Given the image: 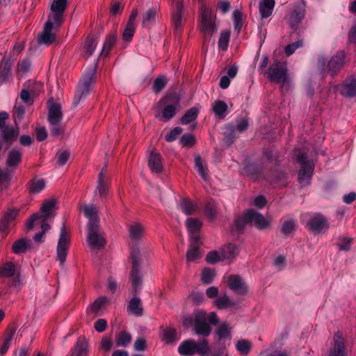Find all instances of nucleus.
Returning a JSON list of instances; mask_svg holds the SVG:
<instances>
[{
	"mask_svg": "<svg viewBox=\"0 0 356 356\" xmlns=\"http://www.w3.org/2000/svg\"><path fill=\"white\" fill-rule=\"evenodd\" d=\"M179 108L180 99L179 97L175 94L166 95L154 106L155 118L163 122H168L175 115Z\"/></svg>",
	"mask_w": 356,
	"mask_h": 356,
	"instance_id": "1",
	"label": "nucleus"
},
{
	"mask_svg": "<svg viewBox=\"0 0 356 356\" xmlns=\"http://www.w3.org/2000/svg\"><path fill=\"white\" fill-rule=\"evenodd\" d=\"M57 200L54 197L44 200L42 203L40 211L34 213L27 221L26 227L31 229L35 221L40 223H46L45 222L55 216L56 210Z\"/></svg>",
	"mask_w": 356,
	"mask_h": 356,
	"instance_id": "2",
	"label": "nucleus"
},
{
	"mask_svg": "<svg viewBox=\"0 0 356 356\" xmlns=\"http://www.w3.org/2000/svg\"><path fill=\"white\" fill-rule=\"evenodd\" d=\"M216 15L209 5H203L200 8V29L204 37L211 36L216 31V26L215 23Z\"/></svg>",
	"mask_w": 356,
	"mask_h": 356,
	"instance_id": "3",
	"label": "nucleus"
},
{
	"mask_svg": "<svg viewBox=\"0 0 356 356\" xmlns=\"http://www.w3.org/2000/svg\"><path fill=\"white\" fill-rule=\"evenodd\" d=\"M345 54L343 51H338L334 55L326 65V59L323 56L318 58V66L323 71L326 72L331 76H335L343 67Z\"/></svg>",
	"mask_w": 356,
	"mask_h": 356,
	"instance_id": "4",
	"label": "nucleus"
},
{
	"mask_svg": "<svg viewBox=\"0 0 356 356\" xmlns=\"http://www.w3.org/2000/svg\"><path fill=\"white\" fill-rule=\"evenodd\" d=\"M178 351L180 355L184 356H191L195 353L205 355L209 351V346L206 339H202L197 343L194 340L189 339L183 341L179 345Z\"/></svg>",
	"mask_w": 356,
	"mask_h": 356,
	"instance_id": "5",
	"label": "nucleus"
},
{
	"mask_svg": "<svg viewBox=\"0 0 356 356\" xmlns=\"http://www.w3.org/2000/svg\"><path fill=\"white\" fill-rule=\"evenodd\" d=\"M95 68L83 75L81 79L74 95L75 105H77L82 98L86 97L90 92L91 87L95 83Z\"/></svg>",
	"mask_w": 356,
	"mask_h": 356,
	"instance_id": "6",
	"label": "nucleus"
},
{
	"mask_svg": "<svg viewBox=\"0 0 356 356\" xmlns=\"http://www.w3.org/2000/svg\"><path fill=\"white\" fill-rule=\"evenodd\" d=\"M268 79L275 83L284 84L288 82L287 67L284 63L275 61L266 72Z\"/></svg>",
	"mask_w": 356,
	"mask_h": 356,
	"instance_id": "7",
	"label": "nucleus"
},
{
	"mask_svg": "<svg viewBox=\"0 0 356 356\" xmlns=\"http://www.w3.org/2000/svg\"><path fill=\"white\" fill-rule=\"evenodd\" d=\"M297 161L300 165V169L298 173V180L302 186H306L309 184L311 179L314 164L307 161L305 154H300L298 155Z\"/></svg>",
	"mask_w": 356,
	"mask_h": 356,
	"instance_id": "8",
	"label": "nucleus"
},
{
	"mask_svg": "<svg viewBox=\"0 0 356 356\" xmlns=\"http://www.w3.org/2000/svg\"><path fill=\"white\" fill-rule=\"evenodd\" d=\"M88 229L87 241L92 250H99L106 245L104 235L99 231V225H90Z\"/></svg>",
	"mask_w": 356,
	"mask_h": 356,
	"instance_id": "9",
	"label": "nucleus"
},
{
	"mask_svg": "<svg viewBox=\"0 0 356 356\" xmlns=\"http://www.w3.org/2000/svg\"><path fill=\"white\" fill-rule=\"evenodd\" d=\"M246 219L249 220L250 225L259 230L267 229L271 227V218L270 217H265L253 209H249L246 211Z\"/></svg>",
	"mask_w": 356,
	"mask_h": 356,
	"instance_id": "10",
	"label": "nucleus"
},
{
	"mask_svg": "<svg viewBox=\"0 0 356 356\" xmlns=\"http://www.w3.org/2000/svg\"><path fill=\"white\" fill-rule=\"evenodd\" d=\"M70 243V234L67 232L65 225H63L61 228L60 235L57 245V260H58L61 264H63L66 260Z\"/></svg>",
	"mask_w": 356,
	"mask_h": 356,
	"instance_id": "11",
	"label": "nucleus"
},
{
	"mask_svg": "<svg viewBox=\"0 0 356 356\" xmlns=\"http://www.w3.org/2000/svg\"><path fill=\"white\" fill-rule=\"evenodd\" d=\"M67 7V0H54L51 5V13L48 19L53 21L55 26H60L63 17V13Z\"/></svg>",
	"mask_w": 356,
	"mask_h": 356,
	"instance_id": "12",
	"label": "nucleus"
},
{
	"mask_svg": "<svg viewBox=\"0 0 356 356\" xmlns=\"http://www.w3.org/2000/svg\"><path fill=\"white\" fill-rule=\"evenodd\" d=\"M78 209L80 212L83 213L86 218L88 219L87 227L90 225H98L99 222V218L98 216V209L94 204H87L86 202L79 203Z\"/></svg>",
	"mask_w": 356,
	"mask_h": 356,
	"instance_id": "13",
	"label": "nucleus"
},
{
	"mask_svg": "<svg viewBox=\"0 0 356 356\" xmlns=\"http://www.w3.org/2000/svg\"><path fill=\"white\" fill-rule=\"evenodd\" d=\"M19 211L15 209H9L2 213L0 219V232L7 235L11 228L15 224V220L18 216Z\"/></svg>",
	"mask_w": 356,
	"mask_h": 356,
	"instance_id": "14",
	"label": "nucleus"
},
{
	"mask_svg": "<svg viewBox=\"0 0 356 356\" xmlns=\"http://www.w3.org/2000/svg\"><path fill=\"white\" fill-rule=\"evenodd\" d=\"M327 356H347L345 339L340 331L334 333L333 343L329 348Z\"/></svg>",
	"mask_w": 356,
	"mask_h": 356,
	"instance_id": "15",
	"label": "nucleus"
},
{
	"mask_svg": "<svg viewBox=\"0 0 356 356\" xmlns=\"http://www.w3.org/2000/svg\"><path fill=\"white\" fill-rule=\"evenodd\" d=\"M227 286L236 294L245 296L248 292L247 284L243 278L238 275H232L227 278Z\"/></svg>",
	"mask_w": 356,
	"mask_h": 356,
	"instance_id": "16",
	"label": "nucleus"
},
{
	"mask_svg": "<svg viewBox=\"0 0 356 356\" xmlns=\"http://www.w3.org/2000/svg\"><path fill=\"white\" fill-rule=\"evenodd\" d=\"M184 1L178 0L176 2L175 8L172 12V18L174 26L175 32L177 35H180L183 26L184 25V21L182 15L184 12Z\"/></svg>",
	"mask_w": 356,
	"mask_h": 356,
	"instance_id": "17",
	"label": "nucleus"
},
{
	"mask_svg": "<svg viewBox=\"0 0 356 356\" xmlns=\"http://www.w3.org/2000/svg\"><path fill=\"white\" fill-rule=\"evenodd\" d=\"M195 330L197 334L202 336L210 334L211 328L207 323V314L203 311H197L195 314Z\"/></svg>",
	"mask_w": 356,
	"mask_h": 356,
	"instance_id": "18",
	"label": "nucleus"
},
{
	"mask_svg": "<svg viewBox=\"0 0 356 356\" xmlns=\"http://www.w3.org/2000/svg\"><path fill=\"white\" fill-rule=\"evenodd\" d=\"M54 23L53 21L47 19L44 24L42 31L38 37V43L49 45L52 44L56 38L55 33L52 31Z\"/></svg>",
	"mask_w": 356,
	"mask_h": 356,
	"instance_id": "19",
	"label": "nucleus"
},
{
	"mask_svg": "<svg viewBox=\"0 0 356 356\" xmlns=\"http://www.w3.org/2000/svg\"><path fill=\"white\" fill-rule=\"evenodd\" d=\"M186 226L190 234L191 241L198 243L200 239L199 232L202 227V221L196 218H189L186 221Z\"/></svg>",
	"mask_w": 356,
	"mask_h": 356,
	"instance_id": "20",
	"label": "nucleus"
},
{
	"mask_svg": "<svg viewBox=\"0 0 356 356\" xmlns=\"http://www.w3.org/2000/svg\"><path fill=\"white\" fill-rule=\"evenodd\" d=\"M307 226L314 233H321L328 227L326 218L321 214H316L312 217L307 222Z\"/></svg>",
	"mask_w": 356,
	"mask_h": 356,
	"instance_id": "21",
	"label": "nucleus"
},
{
	"mask_svg": "<svg viewBox=\"0 0 356 356\" xmlns=\"http://www.w3.org/2000/svg\"><path fill=\"white\" fill-rule=\"evenodd\" d=\"M19 134V129L18 124L15 127L8 125L1 131H0L1 138L7 143L12 144L15 141Z\"/></svg>",
	"mask_w": 356,
	"mask_h": 356,
	"instance_id": "22",
	"label": "nucleus"
},
{
	"mask_svg": "<svg viewBox=\"0 0 356 356\" xmlns=\"http://www.w3.org/2000/svg\"><path fill=\"white\" fill-rule=\"evenodd\" d=\"M22 152L20 149L16 148L10 149L7 154L6 166L8 168H17L22 161Z\"/></svg>",
	"mask_w": 356,
	"mask_h": 356,
	"instance_id": "23",
	"label": "nucleus"
},
{
	"mask_svg": "<svg viewBox=\"0 0 356 356\" xmlns=\"http://www.w3.org/2000/svg\"><path fill=\"white\" fill-rule=\"evenodd\" d=\"M145 233V227L140 222H134L129 227V236L133 241L143 239Z\"/></svg>",
	"mask_w": 356,
	"mask_h": 356,
	"instance_id": "24",
	"label": "nucleus"
},
{
	"mask_svg": "<svg viewBox=\"0 0 356 356\" xmlns=\"http://www.w3.org/2000/svg\"><path fill=\"white\" fill-rule=\"evenodd\" d=\"M63 119L61 106L56 103H52L49 106L48 120L50 124H60Z\"/></svg>",
	"mask_w": 356,
	"mask_h": 356,
	"instance_id": "25",
	"label": "nucleus"
},
{
	"mask_svg": "<svg viewBox=\"0 0 356 356\" xmlns=\"http://www.w3.org/2000/svg\"><path fill=\"white\" fill-rule=\"evenodd\" d=\"M305 17V10L301 8L294 9L287 17L291 29L296 30Z\"/></svg>",
	"mask_w": 356,
	"mask_h": 356,
	"instance_id": "26",
	"label": "nucleus"
},
{
	"mask_svg": "<svg viewBox=\"0 0 356 356\" xmlns=\"http://www.w3.org/2000/svg\"><path fill=\"white\" fill-rule=\"evenodd\" d=\"M106 168H104L98 175L97 191L101 197H106L109 191V181L104 172Z\"/></svg>",
	"mask_w": 356,
	"mask_h": 356,
	"instance_id": "27",
	"label": "nucleus"
},
{
	"mask_svg": "<svg viewBox=\"0 0 356 356\" xmlns=\"http://www.w3.org/2000/svg\"><path fill=\"white\" fill-rule=\"evenodd\" d=\"M88 341L85 337H79L74 346L71 356H88Z\"/></svg>",
	"mask_w": 356,
	"mask_h": 356,
	"instance_id": "28",
	"label": "nucleus"
},
{
	"mask_svg": "<svg viewBox=\"0 0 356 356\" xmlns=\"http://www.w3.org/2000/svg\"><path fill=\"white\" fill-rule=\"evenodd\" d=\"M140 261L134 256H132V270L131 272V282L136 290V288L141 284L142 280L139 275Z\"/></svg>",
	"mask_w": 356,
	"mask_h": 356,
	"instance_id": "29",
	"label": "nucleus"
},
{
	"mask_svg": "<svg viewBox=\"0 0 356 356\" xmlns=\"http://www.w3.org/2000/svg\"><path fill=\"white\" fill-rule=\"evenodd\" d=\"M148 165L152 172L156 173L161 172L163 165L161 155L159 153L152 152L149 157Z\"/></svg>",
	"mask_w": 356,
	"mask_h": 356,
	"instance_id": "30",
	"label": "nucleus"
},
{
	"mask_svg": "<svg viewBox=\"0 0 356 356\" xmlns=\"http://www.w3.org/2000/svg\"><path fill=\"white\" fill-rule=\"evenodd\" d=\"M195 167L197 170L202 178L204 181H207L209 179L208 168L205 161L199 154H197L195 156Z\"/></svg>",
	"mask_w": 356,
	"mask_h": 356,
	"instance_id": "31",
	"label": "nucleus"
},
{
	"mask_svg": "<svg viewBox=\"0 0 356 356\" xmlns=\"http://www.w3.org/2000/svg\"><path fill=\"white\" fill-rule=\"evenodd\" d=\"M238 250L235 244L229 243L221 248V254L224 260H232L238 254Z\"/></svg>",
	"mask_w": 356,
	"mask_h": 356,
	"instance_id": "32",
	"label": "nucleus"
},
{
	"mask_svg": "<svg viewBox=\"0 0 356 356\" xmlns=\"http://www.w3.org/2000/svg\"><path fill=\"white\" fill-rule=\"evenodd\" d=\"M31 241L26 238H20L16 241L13 245V252L16 254L25 252L31 248Z\"/></svg>",
	"mask_w": 356,
	"mask_h": 356,
	"instance_id": "33",
	"label": "nucleus"
},
{
	"mask_svg": "<svg viewBox=\"0 0 356 356\" xmlns=\"http://www.w3.org/2000/svg\"><path fill=\"white\" fill-rule=\"evenodd\" d=\"M275 6L274 0H264L259 3V13L262 18L269 17L273 12Z\"/></svg>",
	"mask_w": 356,
	"mask_h": 356,
	"instance_id": "34",
	"label": "nucleus"
},
{
	"mask_svg": "<svg viewBox=\"0 0 356 356\" xmlns=\"http://www.w3.org/2000/svg\"><path fill=\"white\" fill-rule=\"evenodd\" d=\"M11 63L8 60H3L0 64V83L6 81L11 75Z\"/></svg>",
	"mask_w": 356,
	"mask_h": 356,
	"instance_id": "35",
	"label": "nucleus"
},
{
	"mask_svg": "<svg viewBox=\"0 0 356 356\" xmlns=\"http://www.w3.org/2000/svg\"><path fill=\"white\" fill-rule=\"evenodd\" d=\"M12 177V172L8 169L0 168V188L3 190L8 188Z\"/></svg>",
	"mask_w": 356,
	"mask_h": 356,
	"instance_id": "36",
	"label": "nucleus"
},
{
	"mask_svg": "<svg viewBox=\"0 0 356 356\" xmlns=\"http://www.w3.org/2000/svg\"><path fill=\"white\" fill-rule=\"evenodd\" d=\"M250 224L249 220L246 219V212L241 217L235 219L232 226V232L236 233H241L245 225Z\"/></svg>",
	"mask_w": 356,
	"mask_h": 356,
	"instance_id": "37",
	"label": "nucleus"
},
{
	"mask_svg": "<svg viewBox=\"0 0 356 356\" xmlns=\"http://www.w3.org/2000/svg\"><path fill=\"white\" fill-rule=\"evenodd\" d=\"M45 180L42 178L35 177L30 182L29 191L31 193H38L45 187Z\"/></svg>",
	"mask_w": 356,
	"mask_h": 356,
	"instance_id": "38",
	"label": "nucleus"
},
{
	"mask_svg": "<svg viewBox=\"0 0 356 356\" xmlns=\"http://www.w3.org/2000/svg\"><path fill=\"white\" fill-rule=\"evenodd\" d=\"M128 309L130 312L136 316H141L143 313V308L141 304V300L136 297L133 298L130 300Z\"/></svg>",
	"mask_w": 356,
	"mask_h": 356,
	"instance_id": "39",
	"label": "nucleus"
},
{
	"mask_svg": "<svg viewBox=\"0 0 356 356\" xmlns=\"http://www.w3.org/2000/svg\"><path fill=\"white\" fill-rule=\"evenodd\" d=\"M17 273L16 266L11 262H8L0 267V277H11Z\"/></svg>",
	"mask_w": 356,
	"mask_h": 356,
	"instance_id": "40",
	"label": "nucleus"
},
{
	"mask_svg": "<svg viewBox=\"0 0 356 356\" xmlns=\"http://www.w3.org/2000/svg\"><path fill=\"white\" fill-rule=\"evenodd\" d=\"M180 207L186 215H193L197 209V205L189 200H183L180 203Z\"/></svg>",
	"mask_w": 356,
	"mask_h": 356,
	"instance_id": "41",
	"label": "nucleus"
},
{
	"mask_svg": "<svg viewBox=\"0 0 356 356\" xmlns=\"http://www.w3.org/2000/svg\"><path fill=\"white\" fill-rule=\"evenodd\" d=\"M177 332L174 328L166 327L163 330L161 340L166 344H169L175 342L177 340L176 338Z\"/></svg>",
	"mask_w": 356,
	"mask_h": 356,
	"instance_id": "42",
	"label": "nucleus"
},
{
	"mask_svg": "<svg viewBox=\"0 0 356 356\" xmlns=\"http://www.w3.org/2000/svg\"><path fill=\"white\" fill-rule=\"evenodd\" d=\"M198 113L199 110L196 107L190 108L181 118V123L183 124H188L190 122L194 121L197 118Z\"/></svg>",
	"mask_w": 356,
	"mask_h": 356,
	"instance_id": "43",
	"label": "nucleus"
},
{
	"mask_svg": "<svg viewBox=\"0 0 356 356\" xmlns=\"http://www.w3.org/2000/svg\"><path fill=\"white\" fill-rule=\"evenodd\" d=\"M201 257L197 243L191 241V247L186 253V259L189 262L195 261Z\"/></svg>",
	"mask_w": 356,
	"mask_h": 356,
	"instance_id": "44",
	"label": "nucleus"
},
{
	"mask_svg": "<svg viewBox=\"0 0 356 356\" xmlns=\"http://www.w3.org/2000/svg\"><path fill=\"white\" fill-rule=\"evenodd\" d=\"M227 110V105L225 102L222 100H218L214 102L213 106V111L216 115L223 118L225 116Z\"/></svg>",
	"mask_w": 356,
	"mask_h": 356,
	"instance_id": "45",
	"label": "nucleus"
},
{
	"mask_svg": "<svg viewBox=\"0 0 356 356\" xmlns=\"http://www.w3.org/2000/svg\"><path fill=\"white\" fill-rule=\"evenodd\" d=\"M97 45V41L94 38V37L88 36L84 42L83 49L86 54V57L90 56L94 50L95 49Z\"/></svg>",
	"mask_w": 356,
	"mask_h": 356,
	"instance_id": "46",
	"label": "nucleus"
},
{
	"mask_svg": "<svg viewBox=\"0 0 356 356\" xmlns=\"http://www.w3.org/2000/svg\"><path fill=\"white\" fill-rule=\"evenodd\" d=\"M131 341V336L129 333L122 331L116 337L115 343L117 346H127Z\"/></svg>",
	"mask_w": 356,
	"mask_h": 356,
	"instance_id": "47",
	"label": "nucleus"
},
{
	"mask_svg": "<svg viewBox=\"0 0 356 356\" xmlns=\"http://www.w3.org/2000/svg\"><path fill=\"white\" fill-rule=\"evenodd\" d=\"M214 304L218 309H220L232 307L235 305V303L232 302L226 295L217 298L214 302Z\"/></svg>",
	"mask_w": 356,
	"mask_h": 356,
	"instance_id": "48",
	"label": "nucleus"
},
{
	"mask_svg": "<svg viewBox=\"0 0 356 356\" xmlns=\"http://www.w3.org/2000/svg\"><path fill=\"white\" fill-rule=\"evenodd\" d=\"M15 333V330L13 328H10L6 331L7 337L5 339L4 343L1 347H0V353L1 355H4L8 351L10 341H12Z\"/></svg>",
	"mask_w": 356,
	"mask_h": 356,
	"instance_id": "49",
	"label": "nucleus"
},
{
	"mask_svg": "<svg viewBox=\"0 0 356 356\" xmlns=\"http://www.w3.org/2000/svg\"><path fill=\"white\" fill-rule=\"evenodd\" d=\"M107 302V299L105 297H102L93 302L92 304L88 309V312H91L94 314H97V312L101 309L102 306Z\"/></svg>",
	"mask_w": 356,
	"mask_h": 356,
	"instance_id": "50",
	"label": "nucleus"
},
{
	"mask_svg": "<svg viewBox=\"0 0 356 356\" xmlns=\"http://www.w3.org/2000/svg\"><path fill=\"white\" fill-rule=\"evenodd\" d=\"M25 113V108L22 105L16 104L14 109H13V118L15 120V124H18L22 118H24Z\"/></svg>",
	"mask_w": 356,
	"mask_h": 356,
	"instance_id": "51",
	"label": "nucleus"
},
{
	"mask_svg": "<svg viewBox=\"0 0 356 356\" xmlns=\"http://www.w3.org/2000/svg\"><path fill=\"white\" fill-rule=\"evenodd\" d=\"M115 35L114 34L109 35L105 40L104 47L102 48V54H105L106 56H107L111 49L115 44Z\"/></svg>",
	"mask_w": 356,
	"mask_h": 356,
	"instance_id": "52",
	"label": "nucleus"
},
{
	"mask_svg": "<svg viewBox=\"0 0 356 356\" xmlns=\"http://www.w3.org/2000/svg\"><path fill=\"white\" fill-rule=\"evenodd\" d=\"M204 211L208 218L213 220L217 216V208L216 204L213 201L207 202Z\"/></svg>",
	"mask_w": 356,
	"mask_h": 356,
	"instance_id": "53",
	"label": "nucleus"
},
{
	"mask_svg": "<svg viewBox=\"0 0 356 356\" xmlns=\"http://www.w3.org/2000/svg\"><path fill=\"white\" fill-rule=\"evenodd\" d=\"M230 38V32L229 31H223L220 33V36L218 41L219 48L223 51H225L227 48L228 43Z\"/></svg>",
	"mask_w": 356,
	"mask_h": 356,
	"instance_id": "54",
	"label": "nucleus"
},
{
	"mask_svg": "<svg viewBox=\"0 0 356 356\" xmlns=\"http://www.w3.org/2000/svg\"><path fill=\"white\" fill-rule=\"evenodd\" d=\"M353 238L350 237L339 238L337 242V246L339 250L348 251L350 249Z\"/></svg>",
	"mask_w": 356,
	"mask_h": 356,
	"instance_id": "55",
	"label": "nucleus"
},
{
	"mask_svg": "<svg viewBox=\"0 0 356 356\" xmlns=\"http://www.w3.org/2000/svg\"><path fill=\"white\" fill-rule=\"evenodd\" d=\"M221 250L218 252L211 251L206 256V261L209 264H215L220 261H223Z\"/></svg>",
	"mask_w": 356,
	"mask_h": 356,
	"instance_id": "56",
	"label": "nucleus"
},
{
	"mask_svg": "<svg viewBox=\"0 0 356 356\" xmlns=\"http://www.w3.org/2000/svg\"><path fill=\"white\" fill-rule=\"evenodd\" d=\"M156 15V10L155 8L149 9L143 16V24L147 26L152 23Z\"/></svg>",
	"mask_w": 356,
	"mask_h": 356,
	"instance_id": "57",
	"label": "nucleus"
},
{
	"mask_svg": "<svg viewBox=\"0 0 356 356\" xmlns=\"http://www.w3.org/2000/svg\"><path fill=\"white\" fill-rule=\"evenodd\" d=\"M30 68V61L26 59L22 60L19 61L17 64V73L20 76H22L29 71Z\"/></svg>",
	"mask_w": 356,
	"mask_h": 356,
	"instance_id": "58",
	"label": "nucleus"
},
{
	"mask_svg": "<svg viewBox=\"0 0 356 356\" xmlns=\"http://www.w3.org/2000/svg\"><path fill=\"white\" fill-rule=\"evenodd\" d=\"M295 227H296V224L293 220H285L281 227V232L284 235L287 236L294 230Z\"/></svg>",
	"mask_w": 356,
	"mask_h": 356,
	"instance_id": "59",
	"label": "nucleus"
},
{
	"mask_svg": "<svg viewBox=\"0 0 356 356\" xmlns=\"http://www.w3.org/2000/svg\"><path fill=\"white\" fill-rule=\"evenodd\" d=\"M166 85L164 76H158L153 83V90L156 93L161 92Z\"/></svg>",
	"mask_w": 356,
	"mask_h": 356,
	"instance_id": "60",
	"label": "nucleus"
},
{
	"mask_svg": "<svg viewBox=\"0 0 356 356\" xmlns=\"http://www.w3.org/2000/svg\"><path fill=\"white\" fill-rule=\"evenodd\" d=\"M215 273L209 268H204L202 272V281L204 284L211 283L214 277Z\"/></svg>",
	"mask_w": 356,
	"mask_h": 356,
	"instance_id": "61",
	"label": "nucleus"
},
{
	"mask_svg": "<svg viewBox=\"0 0 356 356\" xmlns=\"http://www.w3.org/2000/svg\"><path fill=\"white\" fill-rule=\"evenodd\" d=\"M135 32V25L127 24L126 28L123 32L122 38L124 40L130 41L132 39Z\"/></svg>",
	"mask_w": 356,
	"mask_h": 356,
	"instance_id": "62",
	"label": "nucleus"
},
{
	"mask_svg": "<svg viewBox=\"0 0 356 356\" xmlns=\"http://www.w3.org/2000/svg\"><path fill=\"white\" fill-rule=\"evenodd\" d=\"M303 45V40L302 39L288 44L285 48V53L287 56H291L294 53L296 49L301 47Z\"/></svg>",
	"mask_w": 356,
	"mask_h": 356,
	"instance_id": "63",
	"label": "nucleus"
},
{
	"mask_svg": "<svg viewBox=\"0 0 356 356\" xmlns=\"http://www.w3.org/2000/svg\"><path fill=\"white\" fill-rule=\"evenodd\" d=\"M237 350L243 355L248 353L250 348V343L246 340H240L236 343Z\"/></svg>",
	"mask_w": 356,
	"mask_h": 356,
	"instance_id": "64",
	"label": "nucleus"
}]
</instances>
